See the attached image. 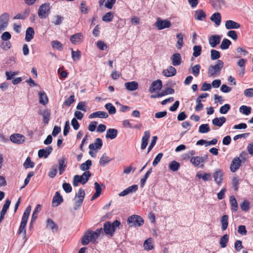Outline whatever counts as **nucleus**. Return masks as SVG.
I'll return each instance as SVG.
<instances>
[{"label":"nucleus","instance_id":"nucleus-1","mask_svg":"<svg viewBox=\"0 0 253 253\" xmlns=\"http://www.w3.org/2000/svg\"><path fill=\"white\" fill-rule=\"evenodd\" d=\"M103 233L102 228H99L95 231H92L90 230H88L85 232L84 236L82 238V244L83 245H87L89 243L95 244L98 243L96 241L97 239Z\"/></svg>","mask_w":253,"mask_h":253},{"label":"nucleus","instance_id":"nucleus-2","mask_svg":"<svg viewBox=\"0 0 253 253\" xmlns=\"http://www.w3.org/2000/svg\"><path fill=\"white\" fill-rule=\"evenodd\" d=\"M121 225L120 221L116 220L111 223L110 221H106L103 225V230L106 234L113 236L115 230L118 228L120 229Z\"/></svg>","mask_w":253,"mask_h":253},{"label":"nucleus","instance_id":"nucleus-3","mask_svg":"<svg viewBox=\"0 0 253 253\" xmlns=\"http://www.w3.org/2000/svg\"><path fill=\"white\" fill-rule=\"evenodd\" d=\"M224 66V63L222 60H218L214 65H210L208 69V76L209 77H215L218 76L222 68Z\"/></svg>","mask_w":253,"mask_h":253},{"label":"nucleus","instance_id":"nucleus-4","mask_svg":"<svg viewBox=\"0 0 253 253\" xmlns=\"http://www.w3.org/2000/svg\"><path fill=\"white\" fill-rule=\"evenodd\" d=\"M91 175L89 171H84L82 175H75L73 178V184L77 187L79 185V183L84 185L87 183Z\"/></svg>","mask_w":253,"mask_h":253},{"label":"nucleus","instance_id":"nucleus-5","mask_svg":"<svg viewBox=\"0 0 253 253\" xmlns=\"http://www.w3.org/2000/svg\"><path fill=\"white\" fill-rule=\"evenodd\" d=\"M51 7L49 3H44L40 6L38 14L41 19H46L50 13Z\"/></svg>","mask_w":253,"mask_h":253},{"label":"nucleus","instance_id":"nucleus-6","mask_svg":"<svg viewBox=\"0 0 253 253\" xmlns=\"http://www.w3.org/2000/svg\"><path fill=\"white\" fill-rule=\"evenodd\" d=\"M127 222L130 227H139L144 224L143 219L137 215L129 216L127 218Z\"/></svg>","mask_w":253,"mask_h":253},{"label":"nucleus","instance_id":"nucleus-7","mask_svg":"<svg viewBox=\"0 0 253 253\" xmlns=\"http://www.w3.org/2000/svg\"><path fill=\"white\" fill-rule=\"evenodd\" d=\"M208 159V156L206 155L204 157L194 156L190 159V162L195 167H199L203 168L204 166L205 161Z\"/></svg>","mask_w":253,"mask_h":253},{"label":"nucleus","instance_id":"nucleus-8","mask_svg":"<svg viewBox=\"0 0 253 253\" xmlns=\"http://www.w3.org/2000/svg\"><path fill=\"white\" fill-rule=\"evenodd\" d=\"M155 26L158 30H162L165 28H168L171 26L170 21L168 20H162L160 18H158Z\"/></svg>","mask_w":253,"mask_h":253},{"label":"nucleus","instance_id":"nucleus-9","mask_svg":"<svg viewBox=\"0 0 253 253\" xmlns=\"http://www.w3.org/2000/svg\"><path fill=\"white\" fill-rule=\"evenodd\" d=\"M9 15L4 13L0 16V33L4 31L7 27L8 23Z\"/></svg>","mask_w":253,"mask_h":253},{"label":"nucleus","instance_id":"nucleus-10","mask_svg":"<svg viewBox=\"0 0 253 253\" xmlns=\"http://www.w3.org/2000/svg\"><path fill=\"white\" fill-rule=\"evenodd\" d=\"M224 173L221 169H216L212 174L214 180L217 185H220L222 182Z\"/></svg>","mask_w":253,"mask_h":253},{"label":"nucleus","instance_id":"nucleus-11","mask_svg":"<svg viewBox=\"0 0 253 253\" xmlns=\"http://www.w3.org/2000/svg\"><path fill=\"white\" fill-rule=\"evenodd\" d=\"M162 82L161 80L158 79L153 81L149 88V91L150 93H153L156 91L160 90L162 87Z\"/></svg>","mask_w":253,"mask_h":253},{"label":"nucleus","instance_id":"nucleus-12","mask_svg":"<svg viewBox=\"0 0 253 253\" xmlns=\"http://www.w3.org/2000/svg\"><path fill=\"white\" fill-rule=\"evenodd\" d=\"M71 42L74 44L81 43L84 40V36L81 33H78L72 35L70 38Z\"/></svg>","mask_w":253,"mask_h":253},{"label":"nucleus","instance_id":"nucleus-13","mask_svg":"<svg viewBox=\"0 0 253 253\" xmlns=\"http://www.w3.org/2000/svg\"><path fill=\"white\" fill-rule=\"evenodd\" d=\"M52 150L51 146L47 147L45 149H40L38 151V157L40 158H46L51 153Z\"/></svg>","mask_w":253,"mask_h":253},{"label":"nucleus","instance_id":"nucleus-14","mask_svg":"<svg viewBox=\"0 0 253 253\" xmlns=\"http://www.w3.org/2000/svg\"><path fill=\"white\" fill-rule=\"evenodd\" d=\"M63 201V197L58 191L56 192L52 201V206L53 207H58Z\"/></svg>","mask_w":253,"mask_h":253},{"label":"nucleus","instance_id":"nucleus-15","mask_svg":"<svg viewBox=\"0 0 253 253\" xmlns=\"http://www.w3.org/2000/svg\"><path fill=\"white\" fill-rule=\"evenodd\" d=\"M170 59L173 66H177L182 62L181 56L179 53H175L172 55Z\"/></svg>","mask_w":253,"mask_h":253},{"label":"nucleus","instance_id":"nucleus-16","mask_svg":"<svg viewBox=\"0 0 253 253\" xmlns=\"http://www.w3.org/2000/svg\"><path fill=\"white\" fill-rule=\"evenodd\" d=\"M162 74L164 76L166 77H172L176 75V70L173 66H169L167 69L163 71Z\"/></svg>","mask_w":253,"mask_h":253},{"label":"nucleus","instance_id":"nucleus-17","mask_svg":"<svg viewBox=\"0 0 253 253\" xmlns=\"http://www.w3.org/2000/svg\"><path fill=\"white\" fill-rule=\"evenodd\" d=\"M24 136L22 135H21L20 134L17 133V134H12L10 136V140L15 143L17 144H21L23 142H24Z\"/></svg>","mask_w":253,"mask_h":253},{"label":"nucleus","instance_id":"nucleus-18","mask_svg":"<svg viewBox=\"0 0 253 253\" xmlns=\"http://www.w3.org/2000/svg\"><path fill=\"white\" fill-rule=\"evenodd\" d=\"M240 166L241 161L240 159L238 157L235 158L232 160L231 164L230 165V170L233 172H235L239 169Z\"/></svg>","mask_w":253,"mask_h":253},{"label":"nucleus","instance_id":"nucleus-19","mask_svg":"<svg viewBox=\"0 0 253 253\" xmlns=\"http://www.w3.org/2000/svg\"><path fill=\"white\" fill-rule=\"evenodd\" d=\"M58 162L59 164V174L61 175L65 171L67 167V159L65 157H62L58 160Z\"/></svg>","mask_w":253,"mask_h":253},{"label":"nucleus","instance_id":"nucleus-20","mask_svg":"<svg viewBox=\"0 0 253 253\" xmlns=\"http://www.w3.org/2000/svg\"><path fill=\"white\" fill-rule=\"evenodd\" d=\"M221 37L219 35L211 36L209 39V43L211 47H215L220 42Z\"/></svg>","mask_w":253,"mask_h":253},{"label":"nucleus","instance_id":"nucleus-21","mask_svg":"<svg viewBox=\"0 0 253 253\" xmlns=\"http://www.w3.org/2000/svg\"><path fill=\"white\" fill-rule=\"evenodd\" d=\"M103 143L101 138H97L94 143L90 144L88 148L90 150H98L100 149L102 146Z\"/></svg>","mask_w":253,"mask_h":253},{"label":"nucleus","instance_id":"nucleus-22","mask_svg":"<svg viewBox=\"0 0 253 253\" xmlns=\"http://www.w3.org/2000/svg\"><path fill=\"white\" fill-rule=\"evenodd\" d=\"M108 117V114L105 111H96L90 114L88 118L89 119L99 118H107Z\"/></svg>","mask_w":253,"mask_h":253},{"label":"nucleus","instance_id":"nucleus-23","mask_svg":"<svg viewBox=\"0 0 253 253\" xmlns=\"http://www.w3.org/2000/svg\"><path fill=\"white\" fill-rule=\"evenodd\" d=\"M150 136L149 131H145L144 133V136L142 138L141 149L144 150L146 148L148 144V141Z\"/></svg>","mask_w":253,"mask_h":253},{"label":"nucleus","instance_id":"nucleus-24","mask_svg":"<svg viewBox=\"0 0 253 253\" xmlns=\"http://www.w3.org/2000/svg\"><path fill=\"white\" fill-rule=\"evenodd\" d=\"M225 26L226 28L228 30L233 29H236L240 27L239 23L231 20L226 21Z\"/></svg>","mask_w":253,"mask_h":253},{"label":"nucleus","instance_id":"nucleus-25","mask_svg":"<svg viewBox=\"0 0 253 253\" xmlns=\"http://www.w3.org/2000/svg\"><path fill=\"white\" fill-rule=\"evenodd\" d=\"M35 32L33 28L28 27L26 31L25 41L27 42H30L34 38Z\"/></svg>","mask_w":253,"mask_h":253},{"label":"nucleus","instance_id":"nucleus-26","mask_svg":"<svg viewBox=\"0 0 253 253\" xmlns=\"http://www.w3.org/2000/svg\"><path fill=\"white\" fill-rule=\"evenodd\" d=\"M125 86L126 89L129 91H134L138 87V83L135 81L126 82L125 84Z\"/></svg>","mask_w":253,"mask_h":253},{"label":"nucleus","instance_id":"nucleus-27","mask_svg":"<svg viewBox=\"0 0 253 253\" xmlns=\"http://www.w3.org/2000/svg\"><path fill=\"white\" fill-rule=\"evenodd\" d=\"M226 121V119L224 117L220 118H215L212 120V123L215 126L221 127L223 124Z\"/></svg>","mask_w":253,"mask_h":253},{"label":"nucleus","instance_id":"nucleus-28","mask_svg":"<svg viewBox=\"0 0 253 253\" xmlns=\"http://www.w3.org/2000/svg\"><path fill=\"white\" fill-rule=\"evenodd\" d=\"M118 134V130L115 128H109L106 134V137L111 139L115 138Z\"/></svg>","mask_w":253,"mask_h":253},{"label":"nucleus","instance_id":"nucleus-29","mask_svg":"<svg viewBox=\"0 0 253 253\" xmlns=\"http://www.w3.org/2000/svg\"><path fill=\"white\" fill-rule=\"evenodd\" d=\"M94 186H95V193L94 194V195L92 196L91 198V201H93L95 199H96L97 197H98L101 193V187L99 184L95 182L94 183Z\"/></svg>","mask_w":253,"mask_h":253},{"label":"nucleus","instance_id":"nucleus-30","mask_svg":"<svg viewBox=\"0 0 253 253\" xmlns=\"http://www.w3.org/2000/svg\"><path fill=\"white\" fill-rule=\"evenodd\" d=\"M210 19L211 20L214 22L217 26H219L221 23V17L219 12L213 13Z\"/></svg>","mask_w":253,"mask_h":253},{"label":"nucleus","instance_id":"nucleus-31","mask_svg":"<svg viewBox=\"0 0 253 253\" xmlns=\"http://www.w3.org/2000/svg\"><path fill=\"white\" fill-rule=\"evenodd\" d=\"M228 215H223L220 219V223L221 225V229L222 231L225 230L228 225Z\"/></svg>","mask_w":253,"mask_h":253},{"label":"nucleus","instance_id":"nucleus-32","mask_svg":"<svg viewBox=\"0 0 253 253\" xmlns=\"http://www.w3.org/2000/svg\"><path fill=\"white\" fill-rule=\"evenodd\" d=\"M39 95L40 103L43 105H46L48 102V99L46 93L43 91H40Z\"/></svg>","mask_w":253,"mask_h":253},{"label":"nucleus","instance_id":"nucleus-33","mask_svg":"<svg viewBox=\"0 0 253 253\" xmlns=\"http://www.w3.org/2000/svg\"><path fill=\"white\" fill-rule=\"evenodd\" d=\"M31 207L30 206H28L26 208V209L23 213L21 222L25 223L27 224L30 213L31 212Z\"/></svg>","mask_w":253,"mask_h":253},{"label":"nucleus","instance_id":"nucleus-34","mask_svg":"<svg viewBox=\"0 0 253 253\" xmlns=\"http://www.w3.org/2000/svg\"><path fill=\"white\" fill-rule=\"evenodd\" d=\"M46 228L52 230L53 232L56 231L58 230L57 225L54 222L53 220L50 218L47 219L46 220Z\"/></svg>","mask_w":253,"mask_h":253},{"label":"nucleus","instance_id":"nucleus-35","mask_svg":"<svg viewBox=\"0 0 253 253\" xmlns=\"http://www.w3.org/2000/svg\"><path fill=\"white\" fill-rule=\"evenodd\" d=\"M43 117V121L44 123L48 124L50 119V111L48 109H45L42 113H39Z\"/></svg>","mask_w":253,"mask_h":253},{"label":"nucleus","instance_id":"nucleus-36","mask_svg":"<svg viewBox=\"0 0 253 253\" xmlns=\"http://www.w3.org/2000/svg\"><path fill=\"white\" fill-rule=\"evenodd\" d=\"M206 16L205 12L202 9H198L195 11V18L197 20H203Z\"/></svg>","mask_w":253,"mask_h":253},{"label":"nucleus","instance_id":"nucleus-37","mask_svg":"<svg viewBox=\"0 0 253 253\" xmlns=\"http://www.w3.org/2000/svg\"><path fill=\"white\" fill-rule=\"evenodd\" d=\"M144 249L147 251L151 250L153 249V240L151 238H149L145 241L143 244Z\"/></svg>","mask_w":253,"mask_h":253},{"label":"nucleus","instance_id":"nucleus-38","mask_svg":"<svg viewBox=\"0 0 253 253\" xmlns=\"http://www.w3.org/2000/svg\"><path fill=\"white\" fill-rule=\"evenodd\" d=\"M229 201L231 205V210L234 211H236L238 210V204L235 197L234 196H231Z\"/></svg>","mask_w":253,"mask_h":253},{"label":"nucleus","instance_id":"nucleus-39","mask_svg":"<svg viewBox=\"0 0 253 253\" xmlns=\"http://www.w3.org/2000/svg\"><path fill=\"white\" fill-rule=\"evenodd\" d=\"M72 58L74 61L79 60L82 56L81 52L79 50H77L76 51H74L73 48L71 49Z\"/></svg>","mask_w":253,"mask_h":253},{"label":"nucleus","instance_id":"nucleus-40","mask_svg":"<svg viewBox=\"0 0 253 253\" xmlns=\"http://www.w3.org/2000/svg\"><path fill=\"white\" fill-rule=\"evenodd\" d=\"M30 13V9H26L25 10L23 13H19L17 15H16L13 19H26L29 15Z\"/></svg>","mask_w":253,"mask_h":253},{"label":"nucleus","instance_id":"nucleus-41","mask_svg":"<svg viewBox=\"0 0 253 253\" xmlns=\"http://www.w3.org/2000/svg\"><path fill=\"white\" fill-rule=\"evenodd\" d=\"M92 165V161L90 160L86 161L84 163H83L80 166V169L83 171H88Z\"/></svg>","mask_w":253,"mask_h":253},{"label":"nucleus","instance_id":"nucleus-42","mask_svg":"<svg viewBox=\"0 0 253 253\" xmlns=\"http://www.w3.org/2000/svg\"><path fill=\"white\" fill-rule=\"evenodd\" d=\"M169 168L170 170L176 171L180 168V164L175 161H172L169 164Z\"/></svg>","mask_w":253,"mask_h":253},{"label":"nucleus","instance_id":"nucleus-43","mask_svg":"<svg viewBox=\"0 0 253 253\" xmlns=\"http://www.w3.org/2000/svg\"><path fill=\"white\" fill-rule=\"evenodd\" d=\"M41 206L40 204H38L36 206V207L35 208L31 218V223H33V222L35 221V220L38 217V213H39L40 211H41Z\"/></svg>","mask_w":253,"mask_h":253},{"label":"nucleus","instance_id":"nucleus-44","mask_svg":"<svg viewBox=\"0 0 253 253\" xmlns=\"http://www.w3.org/2000/svg\"><path fill=\"white\" fill-rule=\"evenodd\" d=\"M51 46L53 48L59 51H62L63 49V44L58 41H53L51 42Z\"/></svg>","mask_w":253,"mask_h":253},{"label":"nucleus","instance_id":"nucleus-45","mask_svg":"<svg viewBox=\"0 0 253 253\" xmlns=\"http://www.w3.org/2000/svg\"><path fill=\"white\" fill-rule=\"evenodd\" d=\"M35 166V163L31 161L30 157H28L26 158L23 164V167L25 169L33 168Z\"/></svg>","mask_w":253,"mask_h":253},{"label":"nucleus","instance_id":"nucleus-46","mask_svg":"<svg viewBox=\"0 0 253 253\" xmlns=\"http://www.w3.org/2000/svg\"><path fill=\"white\" fill-rule=\"evenodd\" d=\"M105 109L108 110L110 115L115 114L116 112V108L111 103H108L105 105Z\"/></svg>","mask_w":253,"mask_h":253},{"label":"nucleus","instance_id":"nucleus-47","mask_svg":"<svg viewBox=\"0 0 253 253\" xmlns=\"http://www.w3.org/2000/svg\"><path fill=\"white\" fill-rule=\"evenodd\" d=\"M176 38L177 42H176V46L178 49L181 48L183 46V35L181 33H178L176 35Z\"/></svg>","mask_w":253,"mask_h":253},{"label":"nucleus","instance_id":"nucleus-48","mask_svg":"<svg viewBox=\"0 0 253 253\" xmlns=\"http://www.w3.org/2000/svg\"><path fill=\"white\" fill-rule=\"evenodd\" d=\"M111 161L110 158L106 155V154H103L99 160V164L102 166H105Z\"/></svg>","mask_w":253,"mask_h":253},{"label":"nucleus","instance_id":"nucleus-49","mask_svg":"<svg viewBox=\"0 0 253 253\" xmlns=\"http://www.w3.org/2000/svg\"><path fill=\"white\" fill-rule=\"evenodd\" d=\"M231 44V42L227 39H224L220 44V48L225 50L229 48V46Z\"/></svg>","mask_w":253,"mask_h":253},{"label":"nucleus","instance_id":"nucleus-50","mask_svg":"<svg viewBox=\"0 0 253 253\" xmlns=\"http://www.w3.org/2000/svg\"><path fill=\"white\" fill-rule=\"evenodd\" d=\"M152 172V169L150 168L149 169V170L146 172L143 178H142L140 180V185L142 187H143L144 185L145 184L146 181L149 176L150 174Z\"/></svg>","mask_w":253,"mask_h":253},{"label":"nucleus","instance_id":"nucleus-51","mask_svg":"<svg viewBox=\"0 0 253 253\" xmlns=\"http://www.w3.org/2000/svg\"><path fill=\"white\" fill-rule=\"evenodd\" d=\"M229 241V236L227 234L224 235L220 240L219 244L222 248L226 247L227 243Z\"/></svg>","mask_w":253,"mask_h":253},{"label":"nucleus","instance_id":"nucleus-52","mask_svg":"<svg viewBox=\"0 0 253 253\" xmlns=\"http://www.w3.org/2000/svg\"><path fill=\"white\" fill-rule=\"evenodd\" d=\"M114 14L112 12L106 13L103 17L102 20L106 22H109L113 20Z\"/></svg>","mask_w":253,"mask_h":253},{"label":"nucleus","instance_id":"nucleus-53","mask_svg":"<svg viewBox=\"0 0 253 253\" xmlns=\"http://www.w3.org/2000/svg\"><path fill=\"white\" fill-rule=\"evenodd\" d=\"M210 128L208 124H202L200 125L199 128V132L201 133H206L210 131Z\"/></svg>","mask_w":253,"mask_h":253},{"label":"nucleus","instance_id":"nucleus-54","mask_svg":"<svg viewBox=\"0 0 253 253\" xmlns=\"http://www.w3.org/2000/svg\"><path fill=\"white\" fill-rule=\"evenodd\" d=\"M239 110L241 113L248 115L251 112V108L246 105H242L240 107Z\"/></svg>","mask_w":253,"mask_h":253},{"label":"nucleus","instance_id":"nucleus-55","mask_svg":"<svg viewBox=\"0 0 253 253\" xmlns=\"http://www.w3.org/2000/svg\"><path fill=\"white\" fill-rule=\"evenodd\" d=\"M193 56L197 57L200 56L202 52V47L201 45H195L193 47Z\"/></svg>","mask_w":253,"mask_h":253},{"label":"nucleus","instance_id":"nucleus-56","mask_svg":"<svg viewBox=\"0 0 253 253\" xmlns=\"http://www.w3.org/2000/svg\"><path fill=\"white\" fill-rule=\"evenodd\" d=\"M211 57L212 60L218 59L220 57V52L216 50L211 49Z\"/></svg>","mask_w":253,"mask_h":253},{"label":"nucleus","instance_id":"nucleus-57","mask_svg":"<svg viewBox=\"0 0 253 253\" xmlns=\"http://www.w3.org/2000/svg\"><path fill=\"white\" fill-rule=\"evenodd\" d=\"M84 196H85L84 191L83 189L80 188L79 189L78 192L76 194L75 199H76V198H77L78 199H81V200H84Z\"/></svg>","mask_w":253,"mask_h":253},{"label":"nucleus","instance_id":"nucleus-58","mask_svg":"<svg viewBox=\"0 0 253 253\" xmlns=\"http://www.w3.org/2000/svg\"><path fill=\"white\" fill-rule=\"evenodd\" d=\"M201 66L199 64H197L192 67V73L195 77H198L200 73Z\"/></svg>","mask_w":253,"mask_h":253},{"label":"nucleus","instance_id":"nucleus-59","mask_svg":"<svg viewBox=\"0 0 253 253\" xmlns=\"http://www.w3.org/2000/svg\"><path fill=\"white\" fill-rule=\"evenodd\" d=\"M11 45V42L9 41H3V42H1L0 46L3 49L7 50L10 48Z\"/></svg>","mask_w":253,"mask_h":253},{"label":"nucleus","instance_id":"nucleus-60","mask_svg":"<svg viewBox=\"0 0 253 253\" xmlns=\"http://www.w3.org/2000/svg\"><path fill=\"white\" fill-rule=\"evenodd\" d=\"M174 92V90L173 88L170 87H167L165 90H162V91L160 92V94L162 97L168 94H173Z\"/></svg>","mask_w":253,"mask_h":253},{"label":"nucleus","instance_id":"nucleus-61","mask_svg":"<svg viewBox=\"0 0 253 253\" xmlns=\"http://www.w3.org/2000/svg\"><path fill=\"white\" fill-rule=\"evenodd\" d=\"M230 109V105L229 104H225L220 107L219 112L220 114H226Z\"/></svg>","mask_w":253,"mask_h":253},{"label":"nucleus","instance_id":"nucleus-62","mask_svg":"<svg viewBox=\"0 0 253 253\" xmlns=\"http://www.w3.org/2000/svg\"><path fill=\"white\" fill-rule=\"evenodd\" d=\"M55 20L52 21L55 25H60L63 20V17L62 16L56 15L54 16Z\"/></svg>","mask_w":253,"mask_h":253},{"label":"nucleus","instance_id":"nucleus-63","mask_svg":"<svg viewBox=\"0 0 253 253\" xmlns=\"http://www.w3.org/2000/svg\"><path fill=\"white\" fill-rule=\"evenodd\" d=\"M241 209L243 211H247L250 209V203L247 200H245L240 205Z\"/></svg>","mask_w":253,"mask_h":253},{"label":"nucleus","instance_id":"nucleus-64","mask_svg":"<svg viewBox=\"0 0 253 253\" xmlns=\"http://www.w3.org/2000/svg\"><path fill=\"white\" fill-rule=\"evenodd\" d=\"M163 156V154L162 153H160L156 156L153 162V166L156 167L158 164V163L160 162Z\"/></svg>","mask_w":253,"mask_h":253}]
</instances>
